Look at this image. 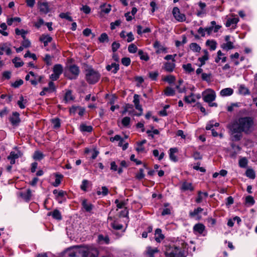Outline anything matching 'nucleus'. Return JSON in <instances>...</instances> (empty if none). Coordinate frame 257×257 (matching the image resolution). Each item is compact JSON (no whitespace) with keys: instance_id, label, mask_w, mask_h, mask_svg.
<instances>
[{"instance_id":"obj_54","label":"nucleus","mask_w":257,"mask_h":257,"mask_svg":"<svg viewBox=\"0 0 257 257\" xmlns=\"http://www.w3.org/2000/svg\"><path fill=\"white\" fill-rule=\"evenodd\" d=\"M24 83V81L22 79H19L18 80L16 81L14 83L12 84V86L15 88H18L21 85H22Z\"/></svg>"},{"instance_id":"obj_56","label":"nucleus","mask_w":257,"mask_h":257,"mask_svg":"<svg viewBox=\"0 0 257 257\" xmlns=\"http://www.w3.org/2000/svg\"><path fill=\"white\" fill-rule=\"evenodd\" d=\"M122 124L124 126H127L130 122V118L129 117H124L121 121Z\"/></svg>"},{"instance_id":"obj_18","label":"nucleus","mask_w":257,"mask_h":257,"mask_svg":"<svg viewBox=\"0 0 257 257\" xmlns=\"http://www.w3.org/2000/svg\"><path fill=\"white\" fill-rule=\"evenodd\" d=\"M21 197L26 201H29L32 196L31 191L30 189L27 190L26 191L22 192L21 194Z\"/></svg>"},{"instance_id":"obj_57","label":"nucleus","mask_w":257,"mask_h":257,"mask_svg":"<svg viewBox=\"0 0 257 257\" xmlns=\"http://www.w3.org/2000/svg\"><path fill=\"white\" fill-rule=\"evenodd\" d=\"M239 90L240 93L242 94L245 95L248 94V90L244 86H240Z\"/></svg>"},{"instance_id":"obj_24","label":"nucleus","mask_w":257,"mask_h":257,"mask_svg":"<svg viewBox=\"0 0 257 257\" xmlns=\"http://www.w3.org/2000/svg\"><path fill=\"white\" fill-rule=\"evenodd\" d=\"M223 55V54L221 52L220 50L217 52V57L215 58V61L216 63H218L220 60H221L222 62H225L226 61V57L222 56Z\"/></svg>"},{"instance_id":"obj_30","label":"nucleus","mask_w":257,"mask_h":257,"mask_svg":"<svg viewBox=\"0 0 257 257\" xmlns=\"http://www.w3.org/2000/svg\"><path fill=\"white\" fill-rule=\"evenodd\" d=\"M80 130L82 132H91L92 130V127L91 125H86L85 124H81L80 125Z\"/></svg>"},{"instance_id":"obj_61","label":"nucleus","mask_w":257,"mask_h":257,"mask_svg":"<svg viewBox=\"0 0 257 257\" xmlns=\"http://www.w3.org/2000/svg\"><path fill=\"white\" fill-rule=\"evenodd\" d=\"M24 101V97L21 96L20 98V100L18 101V104L21 109H23L25 107V105L23 103Z\"/></svg>"},{"instance_id":"obj_10","label":"nucleus","mask_w":257,"mask_h":257,"mask_svg":"<svg viewBox=\"0 0 257 257\" xmlns=\"http://www.w3.org/2000/svg\"><path fill=\"white\" fill-rule=\"evenodd\" d=\"M82 205L85 211L88 212H90L93 208V205L91 203L88 202L86 199L82 200Z\"/></svg>"},{"instance_id":"obj_59","label":"nucleus","mask_w":257,"mask_h":257,"mask_svg":"<svg viewBox=\"0 0 257 257\" xmlns=\"http://www.w3.org/2000/svg\"><path fill=\"white\" fill-rule=\"evenodd\" d=\"M65 99L66 101H70L73 99L72 93L70 91H69L66 93Z\"/></svg>"},{"instance_id":"obj_34","label":"nucleus","mask_w":257,"mask_h":257,"mask_svg":"<svg viewBox=\"0 0 257 257\" xmlns=\"http://www.w3.org/2000/svg\"><path fill=\"white\" fill-rule=\"evenodd\" d=\"M44 158L43 154L39 151H36L33 155V158L36 160H41Z\"/></svg>"},{"instance_id":"obj_7","label":"nucleus","mask_w":257,"mask_h":257,"mask_svg":"<svg viewBox=\"0 0 257 257\" xmlns=\"http://www.w3.org/2000/svg\"><path fill=\"white\" fill-rule=\"evenodd\" d=\"M173 15L174 18L179 22H184L186 20V16L184 14L180 13V10L177 7H175L173 9Z\"/></svg>"},{"instance_id":"obj_43","label":"nucleus","mask_w":257,"mask_h":257,"mask_svg":"<svg viewBox=\"0 0 257 257\" xmlns=\"http://www.w3.org/2000/svg\"><path fill=\"white\" fill-rule=\"evenodd\" d=\"M158 250L157 248H152L150 247L147 248V253L150 255L151 257H153V255L155 253L157 252Z\"/></svg>"},{"instance_id":"obj_32","label":"nucleus","mask_w":257,"mask_h":257,"mask_svg":"<svg viewBox=\"0 0 257 257\" xmlns=\"http://www.w3.org/2000/svg\"><path fill=\"white\" fill-rule=\"evenodd\" d=\"M22 156V154L20 152L18 151L17 153L15 152H11L10 155L8 156V159L14 158L18 159Z\"/></svg>"},{"instance_id":"obj_1","label":"nucleus","mask_w":257,"mask_h":257,"mask_svg":"<svg viewBox=\"0 0 257 257\" xmlns=\"http://www.w3.org/2000/svg\"><path fill=\"white\" fill-rule=\"evenodd\" d=\"M98 254L96 248L85 245L71 246L64 252V257H97Z\"/></svg>"},{"instance_id":"obj_49","label":"nucleus","mask_w":257,"mask_h":257,"mask_svg":"<svg viewBox=\"0 0 257 257\" xmlns=\"http://www.w3.org/2000/svg\"><path fill=\"white\" fill-rule=\"evenodd\" d=\"M245 202L249 205L254 204L255 201L253 198L251 196H247L245 198Z\"/></svg>"},{"instance_id":"obj_42","label":"nucleus","mask_w":257,"mask_h":257,"mask_svg":"<svg viewBox=\"0 0 257 257\" xmlns=\"http://www.w3.org/2000/svg\"><path fill=\"white\" fill-rule=\"evenodd\" d=\"M15 32L17 35H21L23 39H25V38L26 37L25 35L27 34V32H26L25 30L23 29L19 30V29L17 28L15 30Z\"/></svg>"},{"instance_id":"obj_23","label":"nucleus","mask_w":257,"mask_h":257,"mask_svg":"<svg viewBox=\"0 0 257 257\" xmlns=\"http://www.w3.org/2000/svg\"><path fill=\"white\" fill-rule=\"evenodd\" d=\"M204 55L202 57L198 58V60L201 62V65L205 64V61L208 59V53L206 50H203Z\"/></svg>"},{"instance_id":"obj_46","label":"nucleus","mask_w":257,"mask_h":257,"mask_svg":"<svg viewBox=\"0 0 257 257\" xmlns=\"http://www.w3.org/2000/svg\"><path fill=\"white\" fill-rule=\"evenodd\" d=\"M138 50L137 47L134 44H131L128 47V51L130 53H135Z\"/></svg>"},{"instance_id":"obj_16","label":"nucleus","mask_w":257,"mask_h":257,"mask_svg":"<svg viewBox=\"0 0 257 257\" xmlns=\"http://www.w3.org/2000/svg\"><path fill=\"white\" fill-rule=\"evenodd\" d=\"M181 190L183 191H193L194 190V187L192 186V184L191 183L187 182H184L182 183L181 185Z\"/></svg>"},{"instance_id":"obj_41","label":"nucleus","mask_w":257,"mask_h":257,"mask_svg":"<svg viewBox=\"0 0 257 257\" xmlns=\"http://www.w3.org/2000/svg\"><path fill=\"white\" fill-rule=\"evenodd\" d=\"M98 40L100 42L104 43L108 41V37L106 33H102L99 37Z\"/></svg>"},{"instance_id":"obj_52","label":"nucleus","mask_w":257,"mask_h":257,"mask_svg":"<svg viewBox=\"0 0 257 257\" xmlns=\"http://www.w3.org/2000/svg\"><path fill=\"white\" fill-rule=\"evenodd\" d=\"M62 178V176L61 175H56L54 186L55 187L58 186L61 183V180Z\"/></svg>"},{"instance_id":"obj_3","label":"nucleus","mask_w":257,"mask_h":257,"mask_svg":"<svg viewBox=\"0 0 257 257\" xmlns=\"http://www.w3.org/2000/svg\"><path fill=\"white\" fill-rule=\"evenodd\" d=\"M253 119L251 117H241L236 121L235 130L238 132L250 133L253 130Z\"/></svg>"},{"instance_id":"obj_2","label":"nucleus","mask_w":257,"mask_h":257,"mask_svg":"<svg viewBox=\"0 0 257 257\" xmlns=\"http://www.w3.org/2000/svg\"><path fill=\"white\" fill-rule=\"evenodd\" d=\"M182 248L180 249L174 245L166 244L163 250L167 257H186L187 253L191 252V248L189 247V244L185 242L182 243Z\"/></svg>"},{"instance_id":"obj_58","label":"nucleus","mask_w":257,"mask_h":257,"mask_svg":"<svg viewBox=\"0 0 257 257\" xmlns=\"http://www.w3.org/2000/svg\"><path fill=\"white\" fill-rule=\"evenodd\" d=\"M88 181L86 180H83L82 182V184L80 186V188L83 190L86 191L88 187Z\"/></svg>"},{"instance_id":"obj_11","label":"nucleus","mask_w":257,"mask_h":257,"mask_svg":"<svg viewBox=\"0 0 257 257\" xmlns=\"http://www.w3.org/2000/svg\"><path fill=\"white\" fill-rule=\"evenodd\" d=\"M236 126H234L233 130H232V134L231 136V138L232 141H238L241 139L242 138V135L241 134V132H238L236 131V130H235Z\"/></svg>"},{"instance_id":"obj_36","label":"nucleus","mask_w":257,"mask_h":257,"mask_svg":"<svg viewBox=\"0 0 257 257\" xmlns=\"http://www.w3.org/2000/svg\"><path fill=\"white\" fill-rule=\"evenodd\" d=\"M246 176L250 179H254L255 177L254 171L251 169H247L245 172Z\"/></svg>"},{"instance_id":"obj_64","label":"nucleus","mask_w":257,"mask_h":257,"mask_svg":"<svg viewBox=\"0 0 257 257\" xmlns=\"http://www.w3.org/2000/svg\"><path fill=\"white\" fill-rule=\"evenodd\" d=\"M81 11H83L84 13L88 14L90 12V8L88 6H83L81 9Z\"/></svg>"},{"instance_id":"obj_25","label":"nucleus","mask_w":257,"mask_h":257,"mask_svg":"<svg viewBox=\"0 0 257 257\" xmlns=\"http://www.w3.org/2000/svg\"><path fill=\"white\" fill-rule=\"evenodd\" d=\"M184 100L186 102L188 103L195 102L196 101L195 94H194L193 93H191L190 95L186 96L184 97Z\"/></svg>"},{"instance_id":"obj_13","label":"nucleus","mask_w":257,"mask_h":257,"mask_svg":"<svg viewBox=\"0 0 257 257\" xmlns=\"http://www.w3.org/2000/svg\"><path fill=\"white\" fill-rule=\"evenodd\" d=\"M10 121L13 125L18 124L20 121L19 113L17 112H13L10 118Z\"/></svg>"},{"instance_id":"obj_60","label":"nucleus","mask_w":257,"mask_h":257,"mask_svg":"<svg viewBox=\"0 0 257 257\" xmlns=\"http://www.w3.org/2000/svg\"><path fill=\"white\" fill-rule=\"evenodd\" d=\"M30 44L31 43L30 41L28 39H26V37L25 38V39H23V41L22 42V46L24 48H27L30 47Z\"/></svg>"},{"instance_id":"obj_47","label":"nucleus","mask_w":257,"mask_h":257,"mask_svg":"<svg viewBox=\"0 0 257 257\" xmlns=\"http://www.w3.org/2000/svg\"><path fill=\"white\" fill-rule=\"evenodd\" d=\"M247 161L246 158H243L239 160V165L241 168H244L247 166Z\"/></svg>"},{"instance_id":"obj_37","label":"nucleus","mask_w":257,"mask_h":257,"mask_svg":"<svg viewBox=\"0 0 257 257\" xmlns=\"http://www.w3.org/2000/svg\"><path fill=\"white\" fill-rule=\"evenodd\" d=\"M203 209L201 207H198L197 209L194 210L193 211L190 212L189 215L191 217H195L196 215H198L199 213H201Z\"/></svg>"},{"instance_id":"obj_15","label":"nucleus","mask_w":257,"mask_h":257,"mask_svg":"<svg viewBox=\"0 0 257 257\" xmlns=\"http://www.w3.org/2000/svg\"><path fill=\"white\" fill-rule=\"evenodd\" d=\"M155 238L156 241H160L165 238L164 235L162 233V230L160 228L156 229L155 232Z\"/></svg>"},{"instance_id":"obj_48","label":"nucleus","mask_w":257,"mask_h":257,"mask_svg":"<svg viewBox=\"0 0 257 257\" xmlns=\"http://www.w3.org/2000/svg\"><path fill=\"white\" fill-rule=\"evenodd\" d=\"M101 189H102L101 192L100 191H97V194L98 195L102 194L103 196H106V195H107L108 192V190L106 187H105V186L102 187Z\"/></svg>"},{"instance_id":"obj_26","label":"nucleus","mask_w":257,"mask_h":257,"mask_svg":"<svg viewBox=\"0 0 257 257\" xmlns=\"http://www.w3.org/2000/svg\"><path fill=\"white\" fill-rule=\"evenodd\" d=\"M190 49L194 52H199L201 50V47L196 43H192L190 44Z\"/></svg>"},{"instance_id":"obj_19","label":"nucleus","mask_w":257,"mask_h":257,"mask_svg":"<svg viewBox=\"0 0 257 257\" xmlns=\"http://www.w3.org/2000/svg\"><path fill=\"white\" fill-rule=\"evenodd\" d=\"M169 151V157L170 159L174 162L177 161L178 159L176 156L175 155V154L178 152L177 149L175 148H171Z\"/></svg>"},{"instance_id":"obj_6","label":"nucleus","mask_w":257,"mask_h":257,"mask_svg":"<svg viewBox=\"0 0 257 257\" xmlns=\"http://www.w3.org/2000/svg\"><path fill=\"white\" fill-rule=\"evenodd\" d=\"M202 96L204 101L211 102L215 100L216 94L214 91L208 89L202 92Z\"/></svg>"},{"instance_id":"obj_44","label":"nucleus","mask_w":257,"mask_h":257,"mask_svg":"<svg viewBox=\"0 0 257 257\" xmlns=\"http://www.w3.org/2000/svg\"><path fill=\"white\" fill-rule=\"evenodd\" d=\"M183 68L186 71L188 72H191L194 70V69L192 67L191 64L190 63L183 65Z\"/></svg>"},{"instance_id":"obj_35","label":"nucleus","mask_w":257,"mask_h":257,"mask_svg":"<svg viewBox=\"0 0 257 257\" xmlns=\"http://www.w3.org/2000/svg\"><path fill=\"white\" fill-rule=\"evenodd\" d=\"M13 62L15 64V66L16 67H20L23 65L24 63L21 60L20 58H15L13 60Z\"/></svg>"},{"instance_id":"obj_20","label":"nucleus","mask_w":257,"mask_h":257,"mask_svg":"<svg viewBox=\"0 0 257 257\" xmlns=\"http://www.w3.org/2000/svg\"><path fill=\"white\" fill-rule=\"evenodd\" d=\"M53 71L60 76L63 72V67L61 64H56L54 66Z\"/></svg>"},{"instance_id":"obj_9","label":"nucleus","mask_w":257,"mask_h":257,"mask_svg":"<svg viewBox=\"0 0 257 257\" xmlns=\"http://www.w3.org/2000/svg\"><path fill=\"white\" fill-rule=\"evenodd\" d=\"M154 47L157 49L156 53L158 54L161 53H167V48L164 46L161 45L160 43L156 41L154 44Z\"/></svg>"},{"instance_id":"obj_21","label":"nucleus","mask_w":257,"mask_h":257,"mask_svg":"<svg viewBox=\"0 0 257 257\" xmlns=\"http://www.w3.org/2000/svg\"><path fill=\"white\" fill-rule=\"evenodd\" d=\"M48 215H52L54 218L57 220H61L62 219L61 213L57 209L54 210L53 212H49Z\"/></svg>"},{"instance_id":"obj_38","label":"nucleus","mask_w":257,"mask_h":257,"mask_svg":"<svg viewBox=\"0 0 257 257\" xmlns=\"http://www.w3.org/2000/svg\"><path fill=\"white\" fill-rule=\"evenodd\" d=\"M164 92L167 96H173L175 94V90L170 87H167L165 89Z\"/></svg>"},{"instance_id":"obj_27","label":"nucleus","mask_w":257,"mask_h":257,"mask_svg":"<svg viewBox=\"0 0 257 257\" xmlns=\"http://www.w3.org/2000/svg\"><path fill=\"white\" fill-rule=\"evenodd\" d=\"M206 44L208 46L211 50H215L216 48V43L213 40H207Z\"/></svg>"},{"instance_id":"obj_53","label":"nucleus","mask_w":257,"mask_h":257,"mask_svg":"<svg viewBox=\"0 0 257 257\" xmlns=\"http://www.w3.org/2000/svg\"><path fill=\"white\" fill-rule=\"evenodd\" d=\"M131 61L130 58L128 57H124L121 59L122 64L125 66H128L131 63Z\"/></svg>"},{"instance_id":"obj_50","label":"nucleus","mask_w":257,"mask_h":257,"mask_svg":"<svg viewBox=\"0 0 257 257\" xmlns=\"http://www.w3.org/2000/svg\"><path fill=\"white\" fill-rule=\"evenodd\" d=\"M59 17L62 19H65L69 21H72V18L70 17L68 13H62L59 15Z\"/></svg>"},{"instance_id":"obj_55","label":"nucleus","mask_w":257,"mask_h":257,"mask_svg":"<svg viewBox=\"0 0 257 257\" xmlns=\"http://www.w3.org/2000/svg\"><path fill=\"white\" fill-rule=\"evenodd\" d=\"M175 77L173 75H168L164 78V80L168 82L169 83H172L174 82Z\"/></svg>"},{"instance_id":"obj_29","label":"nucleus","mask_w":257,"mask_h":257,"mask_svg":"<svg viewBox=\"0 0 257 257\" xmlns=\"http://www.w3.org/2000/svg\"><path fill=\"white\" fill-rule=\"evenodd\" d=\"M194 229L200 233H202L205 229V226L201 223L196 224L194 226Z\"/></svg>"},{"instance_id":"obj_40","label":"nucleus","mask_w":257,"mask_h":257,"mask_svg":"<svg viewBox=\"0 0 257 257\" xmlns=\"http://www.w3.org/2000/svg\"><path fill=\"white\" fill-rule=\"evenodd\" d=\"M138 54L140 56V58L142 60H144L145 61H148L149 59V57L148 56L147 54H145L143 50H140L138 52Z\"/></svg>"},{"instance_id":"obj_33","label":"nucleus","mask_w":257,"mask_h":257,"mask_svg":"<svg viewBox=\"0 0 257 257\" xmlns=\"http://www.w3.org/2000/svg\"><path fill=\"white\" fill-rule=\"evenodd\" d=\"M0 49L3 51H6L7 55H10L12 53L10 48L8 46L7 44H3L0 46Z\"/></svg>"},{"instance_id":"obj_31","label":"nucleus","mask_w":257,"mask_h":257,"mask_svg":"<svg viewBox=\"0 0 257 257\" xmlns=\"http://www.w3.org/2000/svg\"><path fill=\"white\" fill-rule=\"evenodd\" d=\"M238 21H239V19L238 18L228 19L225 25L227 27H229L232 24H236Z\"/></svg>"},{"instance_id":"obj_63","label":"nucleus","mask_w":257,"mask_h":257,"mask_svg":"<svg viewBox=\"0 0 257 257\" xmlns=\"http://www.w3.org/2000/svg\"><path fill=\"white\" fill-rule=\"evenodd\" d=\"M121 24V21L120 20H116L114 22H112L110 24V27L112 30H113L115 28L116 26H118Z\"/></svg>"},{"instance_id":"obj_51","label":"nucleus","mask_w":257,"mask_h":257,"mask_svg":"<svg viewBox=\"0 0 257 257\" xmlns=\"http://www.w3.org/2000/svg\"><path fill=\"white\" fill-rule=\"evenodd\" d=\"M145 177V175L144 174V170L143 169H140L139 170V172L136 174V177L137 179L139 180L142 179Z\"/></svg>"},{"instance_id":"obj_8","label":"nucleus","mask_w":257,"mask_h":257,"mask_svg":"<svg viewBox=\"0 0 257 257\" xmlns=\"http://www.w3.org/2000/svg\"><path fill=\"white\" fill-rule=\"evenodd\" d=\"M175 66V61L166 62L164 64L163 68L167 72H172L174 71Z\"/></svg>"},{"instance_id":"obj_12","label":"nucleus","mask_w":257,"mask_h":257,"mask_svg":"<svg viewBox=\"0 0 257 257\" xmlns=\"http://www.w3.org/2000/svg\"><path fill=\"white\" fill-rule=\"evenodd\" d=\"M38 5L40 12L44 14H46L49 12L48 5L47 2H39Z\"/></svg>"},{"instance_id":"obj_45","label":"nucleus","mask_w":257,"mask_h":257,"mask_svg":"<svg viewBox=\"0 0 257 257\" xmlns=\"http://www.w3.org/2000/svg\"><path fill=\"white\" fill-rule=\"evenodd\" d=\"M52 123L53 127L55 128H58L60 126V122L59 118L52 119Z\"/></svg>"},{"instance_id":"obj_28","label":"nucleus","mask_w":257,"mask_h":257,"mask_svg":"<svg viewBox=\"0 0 257 257\" xmlns=\"http://www.w3.org/2000/svg\"><path fill=\"white\" fill-rule=\"evenodd\" d=\"M221 48L224 50H229L233 49L234 46L233 43L230 41L223 44L221 45Z\"/></svg>"},{"instance_id":"obj_5","label":"nucleus","mask_w":257,"mask_h":257,"mask_svg":"<svg viewBox=\"0 0 257 257\" xmlns=\"http://www.w3.org/2000/svg\"><path fill=\"white\" fill-rule=\"evenodd\" d=\"M68 71L66 72V76L70 79H76L78 76L80 70L76 65H70L67 67Z\"/></svg>"},{"instance_id":"obj_62","label":"nucleus","mask_w":257,"mask_h":257,"mask_svg":"<svg viewBox=\"0 0 257 257\" xmlns=\"http://www.w3.org/2000/svg\"><path fill=\"white\" fill-rule=\"evenodd\" d=\"M203 192L199 191L198 193V196L196 199V202L198 203L201 202L203 200Z\"/></svg>"},{"instance_id":"obj_39","label":"nucleus","mask_w":257,"mask_h":257,"mask_svg":"<svg viewBox=\"0 0 257 257\" xmlns=\"http://www.w3.org/2000/svg\"><path fill=\"white\" fill-rule=\"evenodd\" d=\"M21 21V19L19 17H15L14 18H10L7 20V24L8 25H12L14 22L19 23Z\"/></svg>"},{"instance_id":"obj_17","label":"nucleus","mask_w":257,"mask_h":257,"mask_svg":"<svg viewBox=\"0 0 257 257\" xmlns=\"http://www.w3.org/2000/svg\"><path fill=\"white\" fill-rule=\"evenodd\" d=\"M233 92V90L231 88H226L223 89L220 92L222 96H228L231 95Z\"/></svg>"},{"instance_id":"obj_22","label":"nucleus","mask_w":257,"mask_h":257,"mask_svg":"<svg viewBox=\"0 0 257 257\" xmlns=\"http://www.w3.org/2000/svg\"><path fill=\"white\" fill-rule=\"evenodd\" d=\"M41 41L44 43V46H46L49 42H50L52 38L49 35H43L40 38Z\"/></svg>"},{"instance_id":"obj_4","label":"nucleus","mask_w":257,"mask_h":257,"mask_svg":"<svg viewBox=\"0 0 257 257\" xmlns=\"http://www.w3.org/2000/svg\"><path fill=\"white\" fill-rule=\"evenodd\" d=\"M86 80L89 84L96 83L100 77V74L92 68H89L86 70Z\"/></svg>"},{"instance_id":"obj_14","label":"nucleus","mask_w":257,"mask_h":257,"mask_svg":"<svg viewBox=\"0 0 257 257\" xmlns=\"http://www.w3.org/2000/svg\"><path fill=\"white\" fill-rule=\"evenodd\" d=\"M106 69L107 71H111L115 74L119 69V65L116 63H112L111 65L106 66Z\"/></svg>"}]
</instances>
